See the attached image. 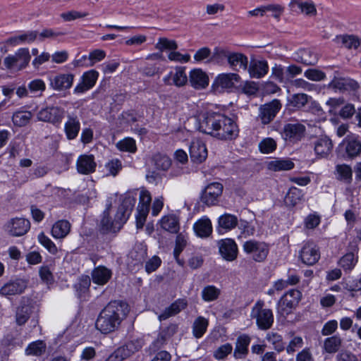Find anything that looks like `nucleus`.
<instances>
[{"label": "nucleus", "mask_w": 361, "mask_h": 361, "mask_svg": "<svg viewBox=\"0 0 361 361\" xmlns=\"http://www.w3.org/2000/svg\"><path fill=\"white\" fill-rule=\"evenodd\" d=\"M184 109L188 111L189 116L195 118V128L204 134L222 141L232 140L238 136L236 122L213 104L188 103Z\"/></svg>", "instance_id": "obj_1"}, {"label": "nucleus", "mask_w": 361, "mask_h": 361, "mask_svg": "<svg viewBox=\"0 0 361 361\" xmlns=\"http://www.w3.org/2000/svg\"><path fill=\"white\" fill-rule=\"evenodd\" d=\"M137 195H139V203L135 215L136 226L137 228H142L146 221L149 211V204L152 201L150 192L144 188L127 192L123 199L121 205L116 208L117 212L115 214L114 221L109 224L108 216H106L103 220V224L108 228L116 230L121 228L127 221L132 209L135 204Z\"/></svg>", "instance_id": "obj_2"}, {"label": "nucleus", "mask_w": 361, "mask_h": 361, "mask_svg": "<svg viewBox=\"0 0 361 361\" xmlns=\"http://www.w3.org/2000/svg\"><path fill=\"white\" fill-rule=\"evenodd\" d=\"M129 312L127 303L113 301L109 302L100 312L95 326L102 334H109L115 331L121 321Z\"/></svg>", "instance_id": "obj_3"}, {"label": "nucleus", "mask_w": 361, "mask_h": 361, "mask_svg": "<svg viewBox=\"0 0 361 361\" xmlns=\"http://www.w3.org/2000/svg\"><path fill=\"white\" fill-rule=\"evenodd\" d=\"M264 302L257 301L252 308L250 316L256 320L258 328L261 330L270 329L274 324V314L270 309L264 308Z\"/></svg>", "instance_id": "obj_4"}, {"label": "nucleus", "mask_w": 361, "mask_h": 361, "mask_svg": "<svg viewBox=\"0 0 361 361\" xmlns=\"http://www.w3.org/2000/svg\"><path fill=\"white\" fill-rule=\"evenodd\" d=\"M31 59L28 48H19L13 54L8 55L4 60L7 69L20 71L25 68Z\"/></svg>", "instance_id": "obj_5"}, {"label": "nucleus", "mask_w": 361, "mask_h": 361, "mask_svg": "<svg viewBox=\"0 0 361 361\" xmlns=\"http://www.w3.org/2000/svg\"><path fill=\"white\" fill-rule=\"evenodd\" d=\"M302 294L297 289H291L286 292L278 303V312L283 317L290 314L298 305Z\"/></svg>", "instance_id": "obj_6"}, {"label": "nucleus", "mask_w": 361, "mask_h": 361, "mask_svg": "<svg viewBox=\"0 0 361 361\" xmlns=\"http://www.w3.org/2000/svg\"><path fill=\"white\" fill-rule=\"evenodd\" d=\"M240 80V76L233 73L218 74L212 82L211 88L214 93H221L233 88Z\"/></svg>", "instance_id": "obj_7"}, {"label": "nucleus", "mask_w": 361, "mask_h": 361, "mask_svg": "<svg viewBox=\"0 0 361 361\" xmlns=\"http://www.w3.org/2000/svg\"><path fill=\"white\" fill-rule=\"evenodd\" d=\"M190 160L195 164L204 162L208 157L206 142L200 138H194L189 145Z\"/></svg>", "instance_id": "obj_8"}, {"label": "nucleus", "mask_w": 361, "mask_h": 361, "mask_svg": "<svg viewBox=\"0 0 361 361\" xmlns=\"http://www.w3.org/2000/svg\"><path fill=\"white\" fill-rule=\"evenodd\" d=\"M243 248L246 254L250 255L257 262L263 261L267 257L269 252L266 243L254 240L245 242Z\"/></svg>", "instance_id": "obj_9"}, {"label": "nucleus", "mask_w": 361, "mask_h": 361, "mask_svg": "<svg viewBox=\"0 0 361 361\" xmlns=\"http://www.w3.org/2000/svg\"><path fill=\"white\" fill-rule=\"evenodd\" d=\"M185 70V67L179 66L171 68L170 71L163 77L164 83L177 87L185 86L188 82Z\"/></svg>", "instance_id": "obj_10"}, {"label": "nucleus", "mask_w": 361, "mask_h": 361, "mask_svg": "<svg viewBox=\"0 0 361 361\" xmlns=\"http://www.w3.org/2000/svg\"><path fill=\"white\" fill-rule=\"evenodd\" d=\"M279 99H273L269 103L261 105L259 108L258 118L263 125L270 123L281 109Z\"/></svg>", "instance_id": "obj_11"}, {"label": "nucleus", "mask_w": 361, "mask_h": 361, "mask_svg": "<svg viewBox=\"0 0 361 361\" xmlns=\"http://www.w3.org/2000/svg\"><path fill=\"white\" fill-rule=\"evenodd\" d=\"M30 228L29 220L23 217L12 218L5 224V231L12 236L24 235Z\"/></svg>", "instance_id": "obj_12"}, {"label": "nucleus", "mask_w": 361, "mask_h": 361, "mask_svg": "<svg viewBox=\"0 0 361 361\" xmlns=\"http://www.w3.org/2000/svg\"><path fill=\"white\" fill-rule=\"evenodd\" d=\"M223 192V185L219 183H212L207 185L202 192L201 201L207 206L217 204L219 197Z\"/></svg>", "instance_id": "obj_13"}, {"label": "nucleus", "mask_w": 361, "mask_h": 361, "mask_svg": "<svg viewBox=\"0 0 361 361\" xmlns=\"http://www.w3.org/2000/svg\"><path fill=\"white\" fill-rule=\"evenodd\" d=\"M217 245L221 256L226 261L232 262L237 257L238 249L234 240L231 238L221 239Z\"/></svg>", "instance_id": "obj_14"}, {"label": "nucleus", "mask_w": 361, "mask_h": 361, "mask_svg": "<svg viewBox=\"0 0 361 361\" xmlns=\"http://www.w3.org/2000/svg\"><path fill=\"white\" fill-rule=\"evenodd\" d=\"M305 127L299 123H288L284 126L280 132L281 137L290 142L300 140L305 135Z\"/></svg>", "instance_id": "obj_15"}, {"label": "nucleus", "mask_w": 361, "mask_h": 361, "mask_svg": "<svg viewBox=\"0 0 361 361\" xmlns=\"http://www.w3.org/2000/svg\"><path fill=\"white\" fill-rule=\"evenodd\" d=\"M190 86L197 90L205 89L209 83L207 73L201 68H193L188 76Z\"/></svg>", "instance_id": "obj_16"}, {"label": "nucleus", "mask_w": 361, "mask_h": 361, "mask_svg": "<svg viewBox=\"0 0 361 361\" xmlns=\"http://www.w3.org/2000/svg\"><path fill=\"white\" fill-rule=\"evenodd\" d=\"M99 77V73L95 70H90L85 72L80 82L75 87L74 93L82 94L90 90L95 85Z\"/></svg>", "instance_id": "obj_17"}, {"label": "nucleus", "mask_w": 361, "mask_h": 361, "mask_svg": "<svg viewBox=\"0 0 361 361\" xmlns=\"http://www.w3.org/2000/svg\"><path fill=\"white\" fill-rule=\"evenodd\" d=\"M26 287L27 283L23 279L10 281L0 288V295L9 298L11 296L23 293Z\"/></svg>", "instance_id": "obj_18"}, {"label": "nucleus", "mask_w": 361, "mask_h": 361, "mask_svg": "<svg viewBox=\"0 0 361 361\" xmlns=\"http://www.w3.org/2000/svg\"><path fill=\"white\" fill-rule=\"evenodd\" d=\"M161 228L170 233H177L180 229V216L176 213L164 215L158 221Z\"/></svg>", "instance_id": "obj_19"}, {"label": "nucleus", "mask_w": 361, "mask_h": 361, "mask_svg": "<svg viewBox=\"0 0 361 361\" xmlns=\"http://www.w3.org/2000/svg\"><path fill=\"white\" fill-rule=\"evenodd\" d=\"M63 117V110L56 106L42 109L37 114V118L39 121L49 122L51 123H60Z\"/></svg>", "instance_id": "obj_20"}, {"label": "nucleus", "mask_w": 361, "mask_h": 361, "mask_svg": "<svg viewBox=\"0 0 361 361\" xmlns=\"http://www.w3.org/2000/svg\"><path fill=\"white\" fill-rule=\"evenodd\" d=\"M319 252L317 247L312 243L305 244L300 252L301 261L307 265L314 264L319 260Z\"/></svg>", "instance_id": "obj_21"}, {"label": "nucleus", "mask_w": 361, "mask_h": 361, "mask_svg": "<svg viewBox=\"0 0 361 361\" xmlns=\"http://www.w3.org/2000/svg\"><path fill=\"white\" fill-rule=\"evenodd\" d=\"M333 144L327 136H321L314 143V153L318 159L326 158L331 152Z\"/></svg>", "instance_id": "obj_22"}, {"label": "nucleus", "mask_w": 361, "mask_h": 361, "mask_svg": "<svg viewBox=\"0 0 361 361\" xmlns=\"http://www.w3.org/2000/svg\"><path fill=\"white\" fill-rule=\"evenodd\" d=\"M37 36L36 31H27L18 33L8 38L5 44L10 47H16L25 44H30L34 42Z\"/></svg>", "instance_id": "obj_23"}, {"label": "nucleus", "mask_w": 361, "mask_h": 361, "mask_svg": "<svg viewBox=\"0 0 361 361\" xmlns=\"http://www.w3.org/2000/svg\"><path fill=\"white\" fill-rule=\"evenodd\" d=\"M73 80V74L61 73L51 79L50 85L55 90H64L71 87Z\"/></svg>", "instance_id": "obj_24"}, {"label": "nucleus", "mask_w": 361, "mask_h": 361, "mask_svg": "<svg viewBox=\"0 0 361 361\" xmlns=\"http://www.w3.org/2000/svg\"><path fill=\"white\" fill-rule=\"evenodd\" d=\"M76 167L78 173L81 174H89L94 172L96 169L94 156L92 154L79 156L76 161Z\"/></svg>", "instance_id": "obj_25"}, {"label": "nucleus", "mask_w": 361, "mask_h": 361, "mask_svg": "<svg viewBox=\"0 0 361 361\" xmlns=\"http://www.w3.org/2000/svg\"><path fill=\"white\" fill-rule=\"evenodd\" d=\"M249 75L253 78H261L265 76L269 71V65L265 60H251L247 68Z\"/></svg>", "instance_id": "obj_26"}, {"label": "nucleus", "mask_w": 361, "mask_h": 361, "mask_svg": "<svg viewBox=\"0 0 361 361\" xmlns=\"http://www.w3.org/2000/svg\"><path fill=\"white\" fill-rule=\"evenodd\" d=\"M193 230L195 235L200 238L209 237L213 230L211 220L207 216H202L193 224Z\"/></svg>", "instance_id": "obj_27"}, {"label": "nucleus", "mask_w": 361, "mask_h": 361, "mask_svg": "<svg viewBox=\"0 0 361 361\" xmlns=\"http://www.w3.org/2000/svg\"><path fill=\"white\" fill-rule=\"evenodd\" d=\"M217 229L219 233L228 232L236 227L238 223V217L229 213H224L217 220Z\"/></svg>", "instance_id": "obj_28"}, {"label": "nucleus", "mask_w": 361, "mask_h": 361, "mask_svg": "<svg viewBox=\"0 0 361 361\" xmlns=\"http://www.w3.org/2000/svg\"><path fill=\"white\" fill-rule=\"evenodd\" d=\"M289 6L293 11L307 16H314L317 13L316 7L314 3L310 1L291 0Z\"/></svg>", "instance_id": "obj_29"}, {"label": "nucleus", "mask_w": 361, "mask_h": 361, "mask_svg": "<svg viewBox=\"0 0 361 361\" xmlns=\"http://www.w3.org/2000/svg\"><path fill=\"white\" fill-rule=\"evenodd\" d=\"M227 61L230 67L235 71H247L248 59L242 53L230 51Z\"/></svg>", "instance_id": "obj_30"}, {"label": "nucleus", "mask_w": 361, "mask_h": 361, "mask_svg": "<svg viewBox=\"0 0 361 361\" xmlns=\"http://www.w3.org/2000/svg\"><path fill=\"white\" fill-rule=\"evenodd\" d=\"M334 42L338 46L343 47L348 49H357L361 44V39L353 35H337Z\"/></svg>", "instance_id": "obj_31"}, {"label": "nucleus", "mask_w": 361, "mask_h": 361, "mask_svg": "<svg viewBox=\"0 0 361 361\" xmlns=\"http://www.w3.org/2000/svg\"><path fill=\"white\" fill-rule=\"evenodd\" d=\"M341 145L345 147V152L350 158L357 157L361 152V142L354 135L347 136Z\"/></svg>", "instance_id": "obj_32"}, {"label": "nucleus", "mask_w": 361, "mask_h": 361, "mask_svg": "<svg viewBox=\"0 0 361 361\" xmlns=\"http://www.w3.org/2000/svg\"><path fill=\"white\" fill-rule=\"evenodd\" d=\"M80 130V123L76 116H68L67 121L64 123V131L66 137L68 140L75 139Z\"/></svg>", "instance_id": "obj_33"}, {"label": "nucleus", "mask_w": 361, "mask_h": 361, "mask_svg": "<svg viewBox=\"0 0 361 361\" xmlns=\"http://www.w3.org/2000/svg\"><path fill=\"white\" fill-rule=\"evenodd\" d=\"M111 276V271L105 267L99 266L92 272V280L94 283L103 286L106 283Z\"/></svg>", "instance_id": "obj_34"}, {"label": "nucleus", "mask_w": 361, "mask_h": 361, "mask_svg": "<svg viewBox=\"0 0 361 361\" xmlns=\"http://www.w3.org/2000/svg\"><path fill=\"white\" fill-rule=\"evenodd\" d=\"M71 224L66 220H59L51 228V235L55 239L64 238L70 232Z\"/></svg>", "instance_id": "obj_35"}, {"label": "nucleus", "mask_w": 361, "mask_h": 361, "mask_svg": "<svg viewBox=\"0 0 361 361\" xmlns=\"http://www.w3.org/2000/svg\"><path fill=\"white\" fill-rule=\"evenodd\" d=\"M147 255V249L142 244L136 245L129 252L128 258L129 263L136 265L141 263Z\"/></svg>", "instance_id": "obj_36"}, {"label": "nucleus", "mask_w": 361, "mask_h": 361, "mask_svg": "<svg viewBox=\"0 0 361 361\" xmlns=\"http://www.w3.org/2000/svg\"><path fill=\"white\" fill-rule=\"evenodd\" d=\"M188 305L185 299H178L172 303L170 307L159 316L160 320L166 319L168 317L175 315L185 309Z\"/></svg>", "instance_id": "obj_37"}, {"label": "nucleus", "mask_w": 361, "mask_h": 361, "mask_svg": "<svg viewBox=\"0 0 361 361\" xmlns=\"http://www.w3.org/2000/svg\"><path fill=\"white\" fill-rule=\"evenodd\" d=\"M250 342V338L248 336L243 335L238 338L234 350V356L236 359H241L245 356Z\"/></svg>", "instance_id": "obj_38"}, {"label": "nucleus", "mask_w": 361, "mask_h": 361, "mask_svg": "<svg viewBox=\"0 0 361 361\" xmlns=\"http://www.w3.org/2000/svg\"><path fill=\"white\" fill-rule=\"evenodd\" d=\"M293 166L294 164L290 159H274L267 164L268 169L272 171H288Z\"/></svg>", "instance_id": "obj_39"}, {"label": "nucleus", "mask_w": 361, "mask_h": 361, "mask_svg": "<svg viewBox=\"0 0 361 361\" xmlns=\"http://www.w3.org/2000/svg\"><path fill=\"white\" fill-rule=\"evenodd\" d=\"M335 175L338 180L350 183L353 176L352 169L345 164H337L335 168Z\"/></svg>", "instance_id": "obj_40"}, {"label": "nucleus", "mask_w": 361, "mask_h": 361, "mask_svg": "<svg viewBox=\"0 0 361 361\" xmlns=\"http://www.w3.org/2000/svg\"><path fill=\"white\" fill-rule=\"evenodd\" d=\"M31 312V307L29 305H24L18 307L15 315L16 324L18 326L25 324L29 319Z\"/></svg>", "instance_id": "obj_41"}, {"label": "nucleus", "mask_w": 361, "mask_h": 361, "mask_svg": "<svg viewBox=\"0 0 361 361\" xmlns=\"http://www.w3.org/2000/svg\"><path fill=\"white\" fill-rule=\"evenodd\" d=\"M288 101L290 106L299 109L310 102L312 101V97H309L306 94L299 93L292 95L288 98Z\"/></svg>", "instance_id": "obj_42"}, {"label": "nucleus", "mask_w": 361, "mask_h": 361, "mask_svg": "<svg viewBox=\"0 0 361 361\" xmlns=\"http://www.w3.org/2000/svg\"><path fill=\"white\" fill-rule=\"evenodd\" d=\"M209 322L203 317H198L194 322L192 333L195 338H201L207 331Z\"/></svg>", "instance_id": "obj_43"}, {"label": "nucleus", "mask_w": 361, "mask_h": 361, "mask_svg": "<svg viewBox=\"0 0 361 361\" xmlns=\"http://www.w3.org/2000/svg\"><path fill=\"white\" fill-rule=\"evenodd\" d=\"M267 341L271 343L275 350L281 352L285 349V343L282 336L278 333L270 331L266 336Z\"/></svg>", "instance_id": "obj_44"}, {"label": "nucleus", "mask_w": 361, "mask_h": 361, "mask_svg": "<svg viewBox=\"0 0 361 361\" xmlns=\"http://www.w3.org/2000/svg\"><path fill=\"white\" fill-rule=\"evenodd\" d=\"M117 149L121 152L135 153L137 151L135 140L130 137H126L119 140L116 145Z\"/></svg>", "instance_id": "obj_45"}, {"label": "nucleus", "mask_w": 361, "mask_h": 361, "mask_svg": "<svg viewBox=\"0 0 361 361\" xmlns=\"http://www.w3.org/2000/svg\"><path fill=\"white\" fill-rule=\"evenodd\" d=\"M117 212V209L115 208V207H113L111 206H109L106 207V209L104 210V213H103V216L102 218V220H101V223H100V226H101V228L103 231H105V232H117L121 228H119L118 229H111V228H108L107 226H106L104 224H103V220L106 217V216H107L108 217V219H109V224H111L115 220V214H116V213Z\"/></svg>", "instance_id": "obj_46"}, {"label": "nucleus", "mask_w": 361, "mask_h": 361, "mask_svg": "<svg viewBox=\"0 0 361 361\" xmlns=\"http://www.w3.org/2000/svg\"><path fill=\"white\" fill-rule=\"evenodd\" d=\"M358 257L353 252H348L343 256L339 262L341 267L345 271H351L356 265Z\"/></svg>", "instance_id": "obj_47"}, {"label": "nucleus", "mask_w": 361, "mask_h": 361, "mask_svg": "<svg viewBox=\"0 0 361 361\" xmlns=\"http://www.w3.org/2000/svg\"><path fill=\"white\" fill-rule=\"evenodd\" d=\"M32 118V113L28 111H18L13 114L12 121L15 126H26Z\"/></svg>", "instance_id": "obj_48"}, {"label": "nucleus", "mask_w": 361, "mask_h": 361, "mask_svg": "<svg viewBox=\"0 0 361 361\" xmlns=\"http://www.w3.org/2000/svg\"><path fill=\"white\" fill-rule=\"evenodd\" d=\"M37 240L49 253L56 255L58 252V248L55 243L43 232L37 235Z\"/></svg>", "instance_id": "obj_49"}, {"label": "nucleus", "mask_w": 361, "mask_h": 361, "mask_svg": "<svg viewBox=\"0 0 361 361\" xmlns=\"http://www.w3.org/2000/svg\"><path fill=\"white\" fill-rule=\"evenodd\" d=\"M45 343L42 341H37L28 345L25 349V354L27 355L39 356L45 351Z\"/></svg>", "instance_id": "obj_50"}, {"label": "nucleus", "mask_w": 361, "mask_h": 361, "mask_svg": "<svg viewBox=\"0 0 361 361\" xmlns=\"http://www.w3.org/2000/svg\"><path fill=\"white\" fill-rule=\"evenodd\" d=\"M140 345L136 344L133 341H130L127 343L125 345L121 346L116 349V350H121V353H119L118 356L121 358L122 360L130 357L133 353L137 351Z\"/></svg>", "instance_id": "obj_51"}, {"label": "nucleus", "mask_w": 361, "mask_h": 361, "mask_svg": "<svg viewBox=\"0 0 361 361\" xmlns=\"http://www.w3.org/2000/svg\"><path fill=\"white\" fill-rule=\"evenodd\" d=\"M156 49H159L161 51L176 50L178 48V45L175 40L169 39L166 37H160L156 45Z\"/></svg>", "instance_id": "obj_52"}, {"label": "nucleus", "mask_w": 361, "mask_h": 361, "mask_svg": "<svg viewBox=\"0 0 361 361\" xmlns=\"http://www.w3.org/2000/svg\"><path fill=\"white\" fill-rule=\"evenodd\" d=\"M220 294V290L214 286H207L202 291V298L206 302H210L217 299Z\"/></svg>", "instance_id": "obj_53"}, {"label": "nucleus", "mask_w": 361, "mask_h": 361, "mask_svg": "<svg viewBox=\"0 0 361 361\" xmlns=\"http://www.w3.org/2000/svg\"><path fill=\"white\" fill-rule=\"evenodd\" d=\"M154 164L157 169L166 171L168 170L171 165V159L164 154H156L154 157Z\"/></svg>", "instance_id": "obj_54"}, {"label": "nucleus", "mask_w": 361, "mask_h": 361, "mask_svg": "<svg viewBox=\"0 0 361 361\" xmlns=\"http://www.w3.org/2000/svg\"><path fill=\"white\" fill-rule=\"evenodd\" d=\"M88 16L87 12L71 10L61 13L60 16L65 22H70L77 19L83 18Z\"/></svg>", "instance_id": "obj_55"}, {"label": "nucleus", "mask_w": 361, "mask_h": 361, "mask_svg": "<svg viewBox=\"0 0 361 361\" xmlns=\"http://www.w3.org/2000/svg\"><path fill=\"white\" fill-rule=\"evenodd\" d=\"M276 148V142L271 137L264 138L259 143V149L262 153L269 154L273 152Z\"/></svg>", "instance_id": "obj_56"}, {"label": "nucleus", "mask_w": 361, "mask_h": 361, "mask_svg": "<svg viewBox=\"0 0 361 361\" xmlns=\"http://www.w3.org/2000/svg\"><path fill=\"white\" fill-rule=\"evenodd\" d=\"M343 104L344 99L342 98H330L326 102L328 111L332 115L338 114V111Z\"/></svg>", "instance_id": "obj_57"}, {"label": "nucleus", "mask_w": 361, "mask_h": 361, "mask_svg": "<svg viewBox=\"0 0 361 361\" xmlns=\"http://www.w3.org/2000/svg\"><path fill=\"white\" fill-rule=\"evenodd\" d=\"M230 51L226 49L216 47L212 54L211 61L217 64H221L225 59L228 60Z\"/></svg>", "instance_id": "obj_58"}, {"label": "nucleus", "mask_w": 361, "mask_h": 361, "mask_svg": "<svg viewBox=\"0 0 361 361\" xmlns=\"http://www.w3.org/2000/svg\"><path fill=\"white\" fill-rule=\"evenodd\" d=\"M341 341L338 336L327 338L324 341V349L329 353H333L338 350Z\"/></svg>", "instance_id": "obj_59"}, {"label": "nucleus", "mask_w": 361, "mask_h": 361, "mask_svg": "<svg viewBox=\"0 0 361 361\" xmlns=\"http://www.w3.org/2000/svg\"><path fill=\"white\" fill-rule=\"evenodd\" d=\"M271 76L280 82H283L286 80H288V77H287L286 68H284L281 65L276 64L271 68Z\"/></svg>", "instance_id": "obj_60"}, {"label": "nucleus", "mask_w": 361, "mask_h": 361, "mask_svg": "<svg viewBox=\"0 0 361 361\" xmlns=\"http://www.w3.org/2000/svg\"><path fill=\"white\" fill-rule=\"evenodd\" d=\"M178 326L176 324L169 325L165 330L161 331L160 333L157 341L163 344L171 338L177 331Z\"/></svg>", "instance_id": "obj_61"}, {"label": "nucleus", "mask_w": 361, "mask_h": 361, "mask_svg": "<svg viewBox=\"0 0 361 361\" xmlns=\"http://www.w3.org/2000/svg\"><path fill=\"white\" fill-rule=\"evenodd\" d=\"M168 59L171 61L178 63H187L190 59V55L189 54H181L176 50H172L168 54Z\"/></svg>", "instance_id": "obj_62"}, {"label": "nucleus", "mask_w": 361, "mask_h": 361, "mask_svg": "<svg viewBox=\"0 0 361 361\" xmlns=\"http://www.w3.org/2000/svg\"><path fill=\"white\" fill-rule=\"evenodd\" d=\"M69 53L66 50H58L51 55V59L55 63H63L68 61Z\"/></svg>", "instance_id": "obj_63"}, {"label": "nucleus", "mask_w": 361, "mask_h": 361, "mask_svg": "<svg viewBox=\"0 0 361 361\" xmlns=\"http://www.w3.org/2000/svg\"><path fill=\"white\" fill-rule=\"evenodd\" d=\"M355 113V108L353 104L345 103L341 106L338 115L343 118H349Z\"/></svg>", "instance_id": "obj_64"}]
</instances>
